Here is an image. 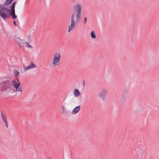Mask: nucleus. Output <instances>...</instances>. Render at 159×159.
<instances>
[{
	"mask_svg": "<svg viewBox=\"0 0 159 159\" xmlns=\"http://www.w3.org/2000/svg\"><path fill=\"white\" fill-rule=\"evenodd\" d=\"M83 23L84 25H85L86 24V22L87 21V18L86 17H84L83 19Z\"/></svg>",
	"mask_w": 159,
	"mask_h": 159,
	"instance_id": "4be33fe9",
	"label": "nucleus"
},
{
	"mask_svg": "<svg viewBox=\"0 0 159 159\" xmlns=\"http://www.w3.org/2000/svg\"><path fill=\"white\" fill-rule=\"evenodd\" d=\"M25 43L27 47L32 48V47L27 42H26Z\"/></svg>",
	"mask_w": 159,
	"mask_h": 159,
	"instance_id": "b1692460",
	"label": "nucleus"
},
{
	"mask_svg": "<svg viewBox=\"0 0 159 159\" xmlns=\"http://www.w3.org/2000/svg\"><path fill=\"white\" fill-rule=\"evenodd\" d=\"M28 38L29 40L30 39V35H29L28 36Z\"/></svg>",
	"mask_w": 159,
	"mask_h": 159,
	"instance_id": "bb28decb",
	"label": "nucleus"
},
{
	"mask_svg": "<svg viewBox=\"0 0 159 159\" xmlns=\"http://www.w3.org/2000/svg\"><path fill=\"white\" fill-rule=\"evenodd\" d=\"M90 35L93 39H95L96 38V35L93 31H92L90 33Z\"/></svg>",
	"mask_w": 159,
	"mask_h": 159,
	"instance_id": "f3484780",
	"label": "nucleus"
},
{
	"mask_svg": "<svg viewBox=\"0 0 159 159\" xmlns=\"http://www.w3.org/2000/svg\"><path fill=\"white\" fill-rule=\"evenodd\" d=\"M75 15L74 13H72L71 16V25L68 27V32H70L71 30H73L75 25V22L74 18Z\"/></svg>",
	"mask_w": 159,
	"mask_h": 159,
	"instance_id": "7ed1b4c3",
	"label": "nucleus"
},
{
	"mask_svg": "<svg viewBox=\"0 0 159 159\" xmlns=\"http://www.w3.org/2000/svg\"><path fill=\"white\" fill-rule=\"evenodd\" d=\"M37 67V66L34 64L32 62H31L30 64L28 66L25 67L23 69V71L24 72L26 71L27 70H29L31 68H36Z\"/></svg>",
	"mask_w": 159,
	"mask_h": 159,
	"instance_id": "6e6552de",
	"label": "nucleus"
},
{
	"mask_svg": "<svg viewBox=\"0 0 159 159\" xmlns=\"http://www.w3.org/2000/svg\"><path fill=\"white\" fill-rule=\"evenodd\" d=\"M61 110L62 111V113L63 114H64L66 113V111L65 110L64 107L63 106H62L61 107Z\"/></svg>",
	"mask_w": 159,
	"mask_h": 159,
	"instance_id": "aec40b11",
	"label": "nucleus"
},
{
	"mask_svg": "<svg viewBox=\"0 0 159 159\" xmlns=\"http://www.w3.org/2000/svg\"><path fill=\"white\" fill-rule=\"evenodd\" d=\"M13 24H14V25H15V26H16V21H13Z\"/></svg>",
	"mask_w": 159,
	"mask_h": 159,
	"instance_id": "393cba45",
	"label": "nucleus"
},
{
	"mask_svg": "<svg viewBox=\"0 0 159 159\" xmlns=\"http://www.w3.org/2000/svg\"><path fill=\"white\" fill-rule=\"evenodd\" d=\"M61 60V55L59 53H56L55 54L53 59L52 60V64L55 67L56 66H58L60 64Z\"/></svg>",
	"mask_w": 159,
	"mask_h": 159,
	"instance_id": "f03ea898",
	"label": "nucleus"
},
{
	"mask_svg": "<svg viewBox=\"0 0 159 159\" xmlns=\"http://www.w3.org/2000/svg\"><path fill=\"white\" fill-rule=\"evenodd\" d=\"M13 0H7L4 3V4L6 5H8L11 4Z\"/></svg>",
	"mask_w": 159,
	"mask_h": 159,
	"instance_id": "dca6fc26",
	"label": "nucleus"
},
{
	"mask_svg": "<svg viewBox=\"0 0 159 159\" xmlns=\"http://www.w3.org/2000/svg\"><path fill=\"white\" fill-rule=\"evenodd\" d=\"M0 16L4 20L8 17V16L5 12L7 11L8 8H5L3 6H0Z\"/></svg>",
	"mask_w": 159,
	"mask_h": 159,
	"instance_id": "20e7f679",
	"label": "nucleus"
},
{
	"mask_svg": "<svg viewBox=\"0 0 159 159\" xmlns=\"http://www.w3.org/2000/svg\"><path fill=\"white\" fill-rule=\"evenodd\" d=\"M127 96V91H125L124 93L123 94L121 98V101H123L124 102L126 99Z\"/></svg>",
	"mask_w": 159,
	"mask_h": 159,
	"instance_id": "4468645a",
	"label": "nucleus"
},
{
	"mask_svg": "<svg viewBox=\"0 0 159 159\" xmlns=\"http://www.w3.org/2000/svg\"><path fill=\"white\" fill-rule=\"evenodd\" d=\"M18 85H16L14 87L16 89V91H20V94L22 91V89L21 85L19 80L18 81Z\"/></svg>",
	"mask_w": 159,
	"mask_h": 159,
	"instance_id": "1a4fd4ad",
	"label": "nucleus"
},
{
	"mask_svg": "<svg viewBox=\"0 0 159 159\" xmlns=\"http://www.w3.org/2000/svg\"><path fill=\"white\" fill-rule=\"evenodd\" d=\"M74 94L75 97H77L79 96L80 94L78 89H75L74 91Z\"/></svg>",
	"mask_w": 159,
	"mask_h": 159,
	"instance_id": "2eb2a0df",
	"label": "nucleus"
},
{
	"mask_svg": "<svg viewBox=\"0 0 159 159\" xmlns=\"http://www.w3.org/2000/svg\"><path fill=\"white\" fill-rule=\"evenodd\" d=\"M17 3V2H14L12 5L10 6V7H12V8H15V5Z\"/></svg>",
	"mask_w": 159,
	"mask_h": 159,
	"instance_id": "412c9836",
	"label": "nucleus"
},
{
	"mask_svg": "<svg viewBox=\"0 0 159 159\" xmlns=\"http://www.w3.org/2000/svg\"><path fill=\"white\" fill-rule=\"evenodd\" d=\"M48 159H52V158H51L50 157H48Z\"/></svg>",
	"mask_w": 159,
	"mask_h": 159,
	"instance_id": "a878e982",
	"label": "nucleus"
},
{
	"mask_svg": "<svg viewBox=\"0 0 159 159\" xmlns=\"http://www.w3.org/2000/svg\"><path fill=\"white\" fill-rule=\"evenodd\" d=\"M81 19V13L76 14L75 21L77 23H79Z\"/></svg>",
	"mask_w": 159,
	"mask_h": 159,
	"instance_id": "9d476101",
	"label": "nucleus"
},
{
	"mask_svg": "<svg viewBox=\"0 0 159 159\" xmlns=\"http://www.w3.org/2000/svg\"><path fill=\"white\" fill-rule=\"evenodd\" d=\"M11 8V10L8 9H7V11L9 12V15H11V14H15V8H12L10 7Z\"/></svg>",
	"mask_w": 159,
	"mask_h": 159,
	"instance_id": "ddd939ff",
	"label": "nucleus"
},
{
	"mask_svg": "<svg viewBox=\"0 0 159 159\" xmlns=\"http://www.w3.org/2000/svg\"><path fill=\"white\" fill-rule=\"evenodd\" d=\"M10 16H12V17L13 19H15L17 17V16L15 14H11L10 15Z\"/></svg>",
	"mask_w": 159,
	"mask_h": 159,
	"instance_id": "5701e85b",
	"label": "nucleus"
},
{
	"mask_svg": "<svg viewBox=\"0 0 159 159\" xmlns=\"http://www.w3.org/2000/svg\"><path fill=\"white\" fill-rule=\"evenodd\" d=\"M107 90L104 89H101L98 94V96L100 97L103 101H104L107 95Z\"/></svg>",
	"mask_w": 159,
	"mask_h": 159,
	"instance_id": "423d86ee",
	"label": "nucleus"
},
{
	"mask_svg": "<svg viewBox=\"0 0 159 159\" xmlns=\"http://www.w3.org/2000/svg\"><path fill=\"white\" fill-rule=\"evenodd\" d=\"M13 86H15L16 85H18V83H17L15 80H13L12 81V84Z\"/></svg>",
	"mask_w": 159,
	"mask_h": 159,
	"instance_id": "6ab92c4d",
	"label": "nucleus"
},
{
	"mask_svg": "<svg viewBox=\"0 0 159 159\" xmlns=\"http://www.w3.org/2000/svg\"><path fill=\"white\" fill-rule=\"evenodd\" d=\"M1 118L5 124V126L7 129L8 128V122L7 120L6 115L5 113H4L2 111H1Z\"/></svg>",
	"mask_w": 159,
	"mask_h": 159,
	"instance_id": "0eeeda50",
	"label": "nucleus"
},
{
	"mask_svg": "<svg viewBox=\"0 0 159 159\" xmlns=\"http://www.w3.org/2000/svg\"><path fill=\"white\" fill-rule=\"evenodd\" d=\"M85 85V81L84 80L83 81V86H84Z\"/></svg>",
	"mask_w": 159,
	"mask_h": 159,
	"instance_id": "cd10ccee",
	"label": "nucleus"
},
{
	"mask_svg": "<svg viewBox=\"0 0 159 159\" xmlns=\"http://www.w3.org/2000/svg\"><path fill=\"white\" fill-rule=\"evenodd\" d=\"M82 6L79 3H77L73 7V12H76V14L81 13Z\"/></svg>",
	"mask_w": 159,
	"mask_h": 159,
	"instance_id": "39448f33",
	"label": "nucleus"
},
{
	"mask_svg": "<svg viewBox=\"0 0 159 159\" xmlns=\"http://www.w3.org/2000/svg\"><path fill=\"white\" fill-rule=\"evenodd\" d=\"M81 108L80 106H79L75 107L73 110L72 113L73 114H75L79 112Z\"/></svg>",
	"mask_w": 159,
	"mask_h": 159,
	"instance_id": "f8f14e48",
	"label": "nucleus"
},
{
	"mask_svg": "<svg viewBox=\"0 0 159 159\" xmlns=\"http://www.w3.org/2000/svg\"><path fill=\"white\" fill-rule=\"evenodd\" d=\"M17 40H16V41L17 42L18 44L19 45L20 47H23L24 46L25 43L22 40L20 39L19 38H17Z\"/></svg>",
	"mask_w": 159,
	"mask_h": 159,
	"instance_id": "9b49d317",
	"label": "nucleus"
},
{
	"mask_svg": "<svg viewBox=\"0 0 159 159\" xmlns=\"http://www.w3.org/2000/svg\"><path fill=\"white\" fill-rule=\"evenodd\" d=\"M12 86L11 82L7 80L0 83V90L2 91H11L12 90Z\"/></svg>",
	"mask_w": 159,
	"mask_h": 159,
	"instance_id": "f257e3e1",
	"label": "nucleus"
},
{
	"mask_svg": "<svg viewBox=\"0 0 159 159\" xmlns=\"http://www.w3.org/2000/svg\"><path fill=\"white\" fill-rule=\"evenodd\" d=\"M13 73L15 76H17L19 75V72L16 70H14Z\"/></svg>",
	"mask_w": 159,
	"mask_h": 159,
	"instance_id": "a211bd4d",
	"label": "nucleus"
}]
</instances>
